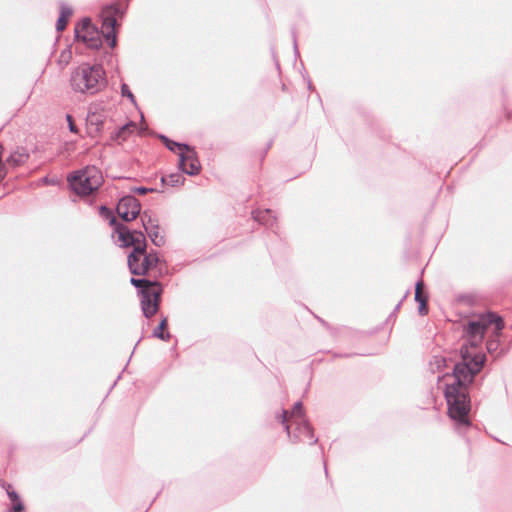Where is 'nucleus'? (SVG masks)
I'll return each mask as SVG.
<instances>
[{
	"label": "nucleus",
	"instance_id": "1",
	"mask_svg": "<svg viewBox=\"0 0 512 512\" xmlns=\"http://www.w3.org/2000/svg\"><path fill=\"white\" fill-rule=\"evenodd\" d=\"M492 324L495 325V331L492 337L487 341L486 348L488 353L491 355L498 352L500 345L499 337L501 335V331L504 328V322L500 316L494 313L481 314L470 320L464 326L466 344L470 347L471 350H477L484 339L487 328Z\"/></svg>",
	"mask_w": 512,
	"mask_h": 512
},
{
	"label": "nucleus",
	"instance_id": "2",
	"mask_svg": "<svg viewBox=\"0 0 512 512\" xmlns=\"http://www.w3.org/2000/svg\"><path fill=\"white\" fill-rule=\"evenodd\" d=\"M105 71L101 65L83 63L75 68L70 77L73 91L94 95L106 86Z\"/></svg>",
	"mask_w": 512,
	"mask_h": 512
},
{
	"label": "nucleus",
	"instance_id": "3",
	"mask_svg": "<svg viewBox=\"0 0 512 512\" xmlns=\"http://www.w3.org/2000/svg\"><path fill=\"white\" fill-rule=\"evenodd\" d=\"M462 362L455 364L453 369L454 382L447 386H457V388L467 389L473 382L474 376L480 372L486 356L477 351H473L465 343L461 347Z\"/></svg>",
	"mask_w": 512,
	"mask_h": 512
},
{
	"label": "nucleus",
	"instance_id": "4",
	"mask_svg": "<svg viewBox=\"0 0 512 512\" xmlns=\"http://www.w3.org/2000/svg\"><path fill=\"white\" fill-rule=\"evenodd\" d=\"M445 398L450 418L455 421L458 426L468 427L470 425L468 418L470 399L467 389L457 388V386H446Z\"/></svg>",
	"mask_w": 512,
	"mask_h": 512
},
{
	"label": "nucleus",
	"instance_id": "5",
	"mask_svg": "<svg viewBox=\"0 0 512 512\" xmlns=\"http://www.w3.org/2000/svg\"><path fill=\"white\" fill-rule=\"evenodd\" d=\"M72 190L79 196H87L96 191L103 182L101 171L95 166L76 171L68 177Z\"/></svg>",
	"mask_w": 512,
	"mask_h": 512
},
{
	"label": "nucleus",
	"instance_id": "6",
	"mask_svg": "<svg viewBox=\"0 0 512 512\" xmlns=\"http://www.w3.org/2000/svg\"><path fill=\"white\" fill-rule=\"evenodd\" d=\"M101 214L110 217V224L116 225V232L118 233V240L122 247H133V252L136 254H144L146 251V239L141 231H130L124 225L118 224L112 212L105 206L101 207Z\"/></svg>",
	"mask_w": 512,
	"mask_h": 512
},
{
	"label": "nucleus",
	"instance_id": "7",
	"mask_svg": "<svg viewBox=\"0 0 512 512\" xmlns=\"http://www.w3.org/2000/svg\"><path fill=\"white\" fill-rule=\"evenodd\" d=\"M159 261L158 254L156 252H150L144 254L131 253L128 256V267L133 275H145L148 271L157 266Z\"/></svg>",
	"mask_w": 512,
	"mask_h": 512
},
{
	"label": "nucleus",
	"instance_id": "8",
	"mask_svg": "<svg viewBox=\"0 0 512 512\" xmlns=\"http://www.w3.org/2000/svg\"><path fill=\"white\" fill-rule=\"evenodd\" d=\"M76 38L86 44L91 49H97L101 46V33L91 23L89 18H84L75 27Z\"/></svg>",
	"mask_w": 512,
	"mask_h": 512
},
{
	"label": "nucleus",
	"instance_id": "9",
	"mask_svg": "<svg viewBox=\"0 0 512 512\" xmlns=\"http://www.w3.org/2000/svg\"><path fill=\"white\" fill-rule=\"evenodd\" d=\"M287 411L283 410L281 414L278 416V419L281 421L282 424L285 425V430L287 431L288 436L291 438L292 442H299V441H309L310 444L316 443L317 439H313V432L306 421V419H301V421L293 423L296 428L294 434L291 436L290 434V426L286 423L287 422Z\"/></svg>",
	"mask_w": 512,
	"mask_h": 512
},
{
	"label": "nucleus",
	"instance_id": "10",
	"mask_svg": "<svg viewBox=\"0 0 512 512\" xmlns=\"http://www.w3.org/2000/svg\"><path fill=\"white\" fill-rule=\"evenodd\" d=\"M185 151L179 153V169L187 175H197L201 170V164L194 149L183 145Z\"/></svg>",
	"mask_w": 512,
	"mask_h": 512
},
{
	"label": "nucleus",
	"instance_id": "11",
	"mask_svg": "<svg viewBox=\"0 0 512 512\" xmlns=\"http://www.w3.org/2000/svg\"><path fill=\"white\" fill-rule=\"evenodd\" d=\"M161 289L148 287L141 290V308L146 318L153 316L159 309Z\"/></svg>",
	"mask_w": 512,
	"mask_h": 512
},
{
	"label": "nucleus",
	"instance_id": "12",
	"mask_svg": "<svg viewBox=\"0 0 512 512\" xmlns=\"http://www.w3.org/2000/svg\"><path fill=\"white\" fill-rule=\"evenodd\" d=\"M116 210L124 221L129 222L140 214L141 204L135 197L126 196L119 201Z\"/></svg>",
	"mask_w": 512,
	"mask_h": 512
},
{
	"label": "nucleus",
	"instance_id": "13",
	"mask_svg": "<svg viewBox=\"0 0 512 512\" xmlns=\"http://www.w3.org/2000/svg\"><path fill=\"white\" fill-rule=\"evenodd\" d=\"M117 9L115 6H109L102 12V29L104 30V36L106 40L109 42L110 47H115L116 45V33H115V25L116 19L113 16L116 13Z\"/></svg>",
	"mask_w": 512,
	"mask_h": 512
},
{
	"label": "nucleus",
	"instance_id": "14",
	"mask_svg": "<svg viewBox=\"0 0 512 512\" xmlns=\"http://www.w3.org/2000/svg\"><path fill=\"white\" fill-rule=\"evenodd\" d=\"M142 222L146 233L148 234L151 242L160 247L164 245L165 239L164 236L159 231V226L157 221L152 219L150 216H147V212H144L142 215Z\"/></svg>",
	"mask_w": 512,
	"mask_h": 512
},
{
	"label": "nucleus",
	"instance_id": "15",
	"mask_svg": "<svg viewBox=\"0 0 512 512\" xmlns=\"http://www.w3.org/2000/svg\"><path fill=\"white\" fill-rule=\"evenodd\" d=\"M253 218L260 224L266 226H273L276 221V216L270 209L254 211Z\"/></svg>",
	"mask_w": 512,
	"mask_h": 512
},
{
	"label": "nucleus",
	"instance_id": "16",
	"mask_svg": "<svg viewBox=\"0 0 512 512\" xmlns=\"http://www.w3.org/2000/svg\"><path fill=\"white\" fill-rule=\"evenodd\" d=\"M29 158V154L24 148H17L7 158L6 162L11 166H20L24 164Z\"/></svg>",
	"mask_w": 512,
	"mask_h": 512
},
{
	"label": "nucleus",
	"instance_id": "17",
	"mask_svg": "<svg viewBox=\"0 0 512 512\" xmlns=\"http://www.w3.org/2000/svg\"><path fill=\"white\" fill-rule=\"evenodd\" d=\"M423 283L417 282L415 289V300L419 303L418 311L421 315L427 313V298L422 294Z\"/></svg>",
	"mask_w": 512,
	"mask_h": 512
},
{
	"label": "nucleus",
	"instance_id": "18",
	"mask_svg": "<svg viewBox=\"0 0 512 512\" xmlns=\"http://www.w3.org/2000/svg\"><path fill=\"white\" fill-rule=\"evenodd\" d=\"M166 325H167V319L166 318H163L162 321L160 322V324L158 325V327H156L152 333L153 337H156V338H159L161 340H169L170 338V334L169 333H164V329L166 328Z\"/></svg>",
	"mask_w": 512,
	"mask_h": 512
},
{
	"label": "nucleus",
	"instance_id": "19",
	"mask_svg": "<svg viewBox=\"0 0 512 512\" xmlns=\"http://www.w3.org/2000/svg\"><path fill=\"white\" fill-rule=\"evenodd\" d=\"M290 418L292 420V423L301 421V419H305L304 413H303L302 402L298 401L294 404Z\"/></svg>",
	"mask_w": 512,
	"mask_h": 512
},
{
	"label": "nucleus",
	"instance_id": "20",
	"mask_svg": "<svg viewBox=\"0 0 512 512\" xmlns=\"http://www.w3.org/2000/svg\"><path fill=\"white\" fill-rule=\"evenodd\" d=\"M446 365V359L442 356H434L430 361L432 371H440Z\"/></svg>",
	"mask_w": 512,
	"mask_h": 512
},
{
	"label": "nucleus",
	"instance_id": "21",
	"mask_svg": "<svg viewBox=\"0 0 512 512\" xmlns=\"http://www.w3.org/2000/svg\"><path fill=\"white\" fill-rule=\"evenodd\" d=\"M185 181L184 176L181 173H172L168 176V184L170 186L182 185Z\"/></svg>",
	"mask_w": 512,
	"mask_h": 512
},
{
	"label": "nucleus",
	"instance_id": "22",
	"mask_svg": "<svg viewBox=\"0 0 512 512\" xmlns=\"http://www.w3.org/2000/svg\"><path fill=\"white\" fill-rule=\"evenodd\" d=\"M130 283L135 287H142L143 289L156 286V283L148 281L146 279L131 278Z\"/></svg>",
	"mask_w": 512,
	"mask_h": 512
},
{
	"label": "nucleus",
	"instance_id": "23",
	"mask_svg": "<svg viewBox=\"0 0 512 512\" xmlns=\"http://www.w3.org/2000/svg\"><path fill=\"white\" fill-rule=\"evenodd\" d=\"M161 140L165 143L166 147L170 150V151H175L176 148H179L181 149V151L185 150L183 145L184 144H181V143H178V142H175V141H172V140H169L166 136L164 135H161L160 136Z\"/></svg>",
	"mask_w": 512,
	"mask_h": 512
},
{
	"label": "nucleus",
	"instance_id": "24",
	"mask_svg": "<svg viewBox=\"0 0 512 512\" xmlns=\"http://www.w3.org/2000/svg\"><path fill=\"white\" fill-rule=\"evenodd\" d=\"M71 56H72V53L70 50H64L62 51L61 55H60V58H59V63L62 65V66H66L68 65V63L70 62L71 60Z\"/></svg>",
	"mask_w": 512,
	"mask_h": 512
},
{
	"label": "nucleus",
	"instance_id": "25",
	"mask_svg": "<svg viewBox=\"0 0 512 512\" xmlns=\"http://www.w3.org/2000/svg\"><path fill=\"white\" fill-rule=\"evenodd\" d=\"M71 15H72V9L69 6L62 4L60 7V17H64L65 19L68 20V18Z\"/></svg>",
	"mask_w": 512,
	"mask_h": 512
},
{
	"label": "nucleus",
	"instance_id": "26",
	"mask_svg": "<svg viewBox=\"0 0 512 512\" xmlns=\"http://www.w3.org/2000/svg\"><path fill=\"white\" fill-rule=\"evenodd\" d=\"M133 126H134L133 124H125V125H123L120 128L119 132H118V136L122 137V138H125L126 135L130 132L131 127H133Z\"/></svg>",
	"mask_w": 512,
	"mask_h": 512
},
{
	"label": "nucleus",
	"instance_id": "27",
	"mask_svg": "<svg viewBox=\"0 0 512 512\" xmlns=\"http://www.w3.org/2000/svg\"><path fill=\"white\" fill-rule=\"evenodd\" d=\"M121 90H122V95L123 96H126L128 97L132 102L135 101L134 99V95L132 94V92L129 90L128 86L126 84H123L122 87H121Z\"/></svg>",
	"mask_w": 512,
	"mask_h": 512
},
{
	"label": "nucleus",
	"instance_id": "28",
	"mask_svg": "<svg viewBox=\"0 0 512 512\" xmlns=\"http://www.w3.org/2000/svg\"><path fill=\"white\" fill-rule=\"evenodd\" d=\"M66 24H67V19L59 16L57 23H56L57 31H63L66 27Z\"/></svg>",
	"mask_w": 512,
	"mask_h": 512
},
{
	"label": "nucleus",
	"instance_id": "29",
	"mask_svg": "<svg viewBox=\"0 0 512 512\" xmlns=\"http://www.w3.org/2000/svg\"><path fill=\"white\" fill-rule=\"evenodd\" d=\"M6 176L5 164L2 162V147L0 146V181Z\"/></svg>",
	"mask_w": 512,
	"mask_h": 512
},
{
	"label": "nucleus",
	"instance_id": "30",
	"mask_svg": "<svg viewBox=\"0 0 512 512\" xmlns=\"http://www.w3.org/2000/svg\"><path fill=\"white\" fill-rule=\"evenodd\" d=\"M6 490L11 501H18L20 499L18 494L14 490H12L11 485H7Z\"/></svg>",
	"mask_w": 512,
	"mask_h": 512
},
{
	"label": "nucleus",
	"instance_id": "31",
	"mask_svg": "<svg viewBox=\"0 0 512 512\" xmlns=\"http://www.w3.org/2000/svg\"><path fill=\"white\" fill-rule=\"evenodd\" d=\"M133 191L138 194H146L148 192H154L155 190L153 188L137 187L134 188Z\"/></svg>",
	"mask_w": 512,
	"mask_h": 512
},
{
	"label": "nucleus",
	"instance_id": "32",
	"mask_svg": "<svg viewBox=\"0 0 512 512\" xmlns=\"http://www.w3.org/2000/svg\"><path fill=\"white\" fill-rule=\"evenodd\" d=\"M66 119H67L70 131L73 132V133H77V128H76V126L73 123L72 116L71 115H67Z\"/></svg>",
	"mask_w": 512,
	"mask_h": 512
},
{
	"label": "nucleus",
	"instance_id": "33",
	"mask_svg": "<svg viewBox=\"0 0 512 512\" xmlns=\"http://www.w3.org/2000/svg\"><path fill=\"white\" fill-rule=\"evenodd\" d=\"M13 503H14V505H13L12 510L14 512H20V511H22L24 509V506H23V504H22L20 499L18 501H13Z\"/></svg>",
	"mask_w": 512,
	"mask_h": 512
},
{
	"label": "nucleus",
	"instance_id": "34",
	"mask_svg": "<svg viewBox=\"0 0 512 512\" xmlns=\"http://www.w3.org/2000/svg\"><path fill=\"white\" fill-rule=\"evenodd\" d=\"M161 183L162 184H168V177H162L161 178Z\"/></svg>",
	"mask_w": 512,
	"mask_h": 512
},
{
	"label": "nucleus",
	"instance_id": "35",
	"mask_svg": "<svg viewBox=\"0 0 512 512\" xmlns=\"http://www.w3.org/2000/svg\"><path fill=\"white\" fill-rule=\"evenodd\" d=\"M294 50H295V53L298 52V47H297V43H296V40L294 39Z\"/></svg>",
	"mask_w": 512,
	"mask_h": 512
}]
</instances>
